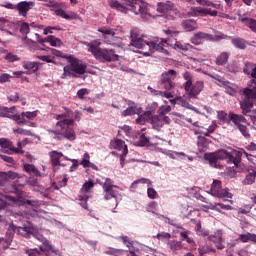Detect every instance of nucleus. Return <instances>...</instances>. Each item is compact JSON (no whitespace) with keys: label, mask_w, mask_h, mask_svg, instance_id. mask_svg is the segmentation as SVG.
<instances>
[{"label":"nucleus","mask_w":256,"mask_h":256,"mask_svg":"<svg viewBox=\"0 0 256 256\" xmlns=\"http://www.w3.org/2000/svg\"><path fill=\"white\" fill-rule=\"evenodd\" d=\"M160 86L162 89H165V91L173 92V91H175V87H177V84H175V82H173V81L160 79Z\"/></svg>","instance_id":"nucleus-37"},{"label":"nucleus","mask_w":256,"mask_h":256,"mask_svg":"<svg viewBox=\"0 0 256 256\" xmlns=\"http://www.w3.org/2000/svg\"><path fill=\"white\" fill-rule=\"evenodd\" d=\"M173 49H175L176 51H197V48L193 47V45L189 43H182L180 41L175 42V44L173 45Z\"/></svg>","instance_id":"nucleus-31"},{"label":"nucleus","mask_w":256,"mask_h":256,"mask_svg":"<svg viewBox=\"0 0 256 256\" xmlns=\"http://www.w3.org/2000/svg\"><path fill=\"white\" fill-rule=\"evenodd\" d=\"M99 33H102L104 43L107 45H113L114 47H124L123 38L115 36V29L109 27H102L98 29Z\"/></svg>","instance_id":"nucleus-10"},{"label":"nucleus","mask_w":256,"mask_h":256,"mask_svg":"<svg viewBox=\"0 0 256 256\" xmlns=\"http://www.w3.org/2000/svg\"><path fill=\"white\" fill-rule=\"evenodd\" d=\"M49 157L54 171L61 167V161H69V158H67V156L63 155L61 152L57 150L49 152Z\"/></svg>","instance_id":"nucleus-23"},{"label":"nucleus","mask_w":256,"mask_h":256,"mask_svg":"<svg viewBox=\"0 0 256 256\" xmlns=\"http://www.w3.org/2000/svg\"><path fill=\"white\" fill-rule=\"evenodd\" d=\"M23 67L28 71H37V69H39V67H37V63L35 62H24Z\"/></svg>","instance_id":"nucleus-52"},{"label":"nucleus","mask_w":256,"mask_h":256,"mask_svg":"<svg viewBox=\"0 0 256 256\" xmlns=\"http://www.w3.org/2000/svg\"><path fill=\"white\" fill-rule=\"evenodd\" d=\"M213 197H217L218 199H222L223 201H228L233 205V194L229 192L228 188H223L221 181L213 180L210 191L208 192Z\"/></svg>","instance_id":"nucleus-9"},{"label":"nucleus","mask_w":256,"mask_h":256,"mask_svg":"<svg viewBox=\"0 0 256 256\" xmlns=\"http://www.w3.org/2000/svg\"><path fill=\"white\" fill-rule=\"evenodd\" d=\"M158 107H159V104H157V102H152L151 104H148L146 108L147 111L141 114L140 116H138V118L136 119V122L139 125H145V123L153 117V113L157 111Z\"/></svg>","instance_id":"nucleus-18"},{"label":"nucleus","mask_w":256,"mask_h":256,"mask_svg":"<svg viewBox=\"0 0 256 256\" xmlns=\"http://www.w3.org/2000/svg\"><path fill=\"white\" fill-rule=\"evenodd\" d=\"M210 209H214L215 211L221 213V209H223L224 211H233V206L223 203H214L210 204Z\"/></svg>","instance_id":"nucleus-38"},{"label":"nucleus","mask_w":256,"mask_h":256,"mask_svg":"<svg viewBox=\"0 0 256 256\" xmlns=\"http://www.w3.org/2000/svg\"><path fill=\"white\" fill-rule=\"evenodd\" d=\"M35 7V2L33 1H21L16 5V9L21 17H27V13Z\"/></svg>","instance_id":"nucleus-26"},{"label":"nucleus","mask_w":256,"mask_h":256,"mask_svg":"<svg viewBox=\"0 0 256 256\" xmlns=\"http://www.w3.org/2000/svg\"><path fill=\"white\" fill-rule=\"evenodd\" d=\"M196 2L198 3V5H202L203 7H212L213 9L223 10V5L219 3H213L209 0H196Z\"/></svg>","instance_id":"nucleus-36"},{"label":"nucleus","mask_w":256,"mask_h":256,"mask_svg":"<svg viewBox=\"0 0 256 256\" xmlns=\"http://www.w3.org/2000/svg\"><path fill=\"white\" fill-rule=\"evenodd\" d=\"M24 171H26V173H29L30 175H40L39 170H37V168H35V165L33 164H24Z\"/></svg>","instance_id":"nucleus-47"},{"label":"nucleus","mask_w":256,"mask_h":256,"mask_svg":"<svg viewBox=\"0 0 256 256\" xmlns=\"http://www.w3.org/2000/svg\"><path fill=\"white\" fill-rule=\"evenodd\" d=\"M37 237H38V241L42 243V245L39 246V249L43 253H46V256L59 255V250H56L52 245H50L49 241H47V238L43 236H37Z\"/></svg>","instance_id":"nucleus-21"},{"label":"nucleus","mask_w":256,"mask_h":256,"mask_svg":"<svg viewBox=\"0 0 256 256\" xmlns=\"http://www.w3.org/2000/svg\"><path fill=\"white\" fill-rule=\"evenodd\" d=\"M238 20L241 21V23H244L246 25V27H249V29H251V31H254V33H256V20L255 19L239 14Z\"/></svg>","instance_id":"nucleus-30"},{"label":"nucleus","mask_w":256,"mask_h":256,"mask_svg":"<svg viewBox=\"0 0 256 256\" xmlns=\"http://www.w3.org/2000/svg\"><path fill=\"white\" fill-rule=\"evenodd\" d=\"M198 151H200V153H205V151H207V148L209 147V142L206 140L205 137L203 136H198Z\"/></svg>","instance_id":"nucleus-41"},{"label":"nucleus","mask_w":256,"mask_h":256,"mask_svg":"<svg viewBox=\"0 0 256 256\" xmlns=\"http://www.w3.org/2000/svg\"><path fill=\"white\" fill-rule=\"evenodd\" d=\"M188 15L190 17H207V15H210V17H217L219 12H217V10H211V8L194 7L191 8Z\"/></svg>","instance_id":"nucleus-17"},{"label":"nucleus","mask_w":256,"mask_h":256,"mask_svg":"<svg viewBox=\"0 0 256 256\" xmlns=\"http://www.w3.org/2000/svg\"><path fill=\"white\" fill-rule=\"evenodd\" d=\"M108 5H110L111 9H116L120 13H127L130 10L135 15H140L145 21L151 17L149 6L139 0H124V3L117 0H110Z\"/></svg>","instance_id":"nucleus-4"},{"label":"nucleus","mask_w":256,"mask_h":256,"mask_svg":"<svg viewBox=\"0 0 256 256\" xmlns=\"http://www.w3.org/2000/svg\"><path fill=\"white\" fill-rule=\"evenodd\" d=\"M18 233V235H21L22 237H29V235H33L35 239L39 240V236L43 237L39 232H37V228L33 226V224L28 223L24 227H17L13 224H11L8 228L9 237L6 239V249L11 245V242L13 241V234Z\"/></svg>","instance_id":"nucleus-7"},{"label":"nucleus","mask_w":256,"mask_h":256,"mask_svg":"<svg viewBox=\"0 0 256 256\" xmlns=\"http://www.w3.org/2000/svg\"><path fill=\"white\" fill-rule=\"evenodd\" d=\"M255 178H256V170L255 169L248 170V174L246 175V178L243 181L244 185H253V183H255Z\"/></svg>","instance_id":"nucleus-42"},{"label":"nucleus","mask_w":256,"mask_h":256,"mask_svg":"<svg viewBox=\"0 0 256 256\" xmlns=\"http://www.w3.org/2000/svg\"><path fill=\"white\" fill-rule=\"evenodd\" d=\"M195 229H196V233L198 235H204V236L209 235V232L207 230H204L203 228H201V222L200 221L196 222Z\"/></svg>","instance_id":"nucleus-57"},{"label":"nucleus","mask_w":256,"mask_h":256,"mask_svg":"<svg viewBox=\"0 0 256 256\" xmlns=\"http://www.w3.org/2000/svg\"><path fill=\"white\" fill-rule=\"evenodd\" d=\"M10 119L16 121L18 125H25V123H27V121L25 120V116H23V113L21 115L12 113V117H10Z\"/></svg>","instance_id":"nucleus-49"},{"label":"nucleus","mask_w":256,"mask_h":256,"mask_svg":"<svg viewBox=\"0 0 256 256\" xmlns=\"http://www.w3.org/2000/svg\"><path fill=\"white\" fill-rule=\"evenodd\" d=\"M223 39H229V36L225 34L218 33L215 36L211 34H207L205 32H197L194 36L190 39L193 45H201L203 41H221Z\"/></svg>","instance_id":"nucleus-12"},{"label":"nucleus","mask_w":256,"mask_h":256,"mask_svg":"<svg viewBox=\"0 0 256 256\" xmlns=\"http://www.w3.org/2000/svg\"><path fill=\"white\" fill-rule=\"evenodd\" d=\"M209 241L214 243L217 249H225L224 240H223V234L221 232H216L213 235L208 237Z\"/></svg>","instance_id":"nucleus-28"},{"label":"nucleus","mask_w":256,"mask_h":256,"mask_svg":"<svg viewBox=\"0 0 256 256\" xmlns=\"http://www.w3.org/2000/svg\"><path fill=\"white\" fill-rule=\"evenodd\" d=\"M237 241H241V243H249L251 241L252 243L256 244V234L252 233H245V234H240Z\"/></svg>","instance_id":"nucleus-34"},{"label":"nucleus","mask_w":256,"mask_h":256,"mask_svg":"<svg viewBox=\"0 0 256 256\" xmlns=\"http://www.w3.org/2000/svg\"><path fill=\"white\" fill-rule=\"evenodd\" d=\"M232 43L235 47H238V49H245V40L241 38L233 39Z\"/></svg>","instance_id":"nucleus-55"},{"label":"nucleus","mask_w":256,"mask_h":256,"mask_svg":"<svg viewBox=\"0 0 256 256\" xmlns=\"http://www.w3.org/2000/svg\"><path fill=\"white\" fill-rule=\"evenodd\" d=\"M245 99L240 103V107L244 115L251 112L253 104L256 101V83L252 88H245L243 91Z\"/></svg>","instance_id":"nucleus-11"},{"label":"nucleus","mask_w":256,"mask_h":256,"mask_svg":"<svg viewBox=\"0 0 256 256\" xmlns=\"http://www.w3.org/2000/svg\"><path fill=\"white\" fill-rule=\"evenodd\" d=\"M179 104L181 105V107H185V109H190L191 111H194L195 113H201L199 112V110L195 107H193V105L189 104V102H187V100L180 98L179 100Z\"/></svg>","instance_id":"nucleus-48"},{"label":"nucleus","mask_w":256,"mask_h":256,"mask_svg":"<svg viewBox=\"0 0 256 256\" xmlns=\"http://www.w3.org/2000/svg\"><path fill=\"white\" fill-rule=\"evenodd\" d=\"M51 55H53L54 57H61V59H66V61H68L69 57V55L64 54L63 52L53 48L51 49Z\"/></svg>","instance_id":"nucleus-54"},{"label":"nucleus","mask_w":256,"mask_h":256,"mask_svg":"<svg viewBox=\"0 0 256 256\" xmlns=\"http://www.w3.org/2000/svg\"><path fill=\"white\" fill-rule=\"evenodd\" d=\"M14 133H18V135H26L28 137H35V135H33V133H31V131L29 130H25L23 128H17L13 130Z\"/></svg>","instance_id":"nucleus-56"},{"label":"nucleus","mask_w":256,"mask_h":256,"mask_svg":"<svg viewBox=\"0 0 256 256\" xmlns=\"http://www.w3.org/2000/svg\"><path fill=\"white\" fill-rule=\"evenodd\" d=\"M23 203V200L21 198H15L13 196L4 195L3 193H0V209H5L7 205H11L12 207H18Z\"/></svg>","instance_id":"nucleus-20"},{"label":"nucleus","mask_w":256,"mask_h":256,"mask_svg":"<svg viewBox=\"0 0 256 256\" xmlns=\"http://www.w3.org/2000/svg\"><path fill=\"white\" fill-rule=\"evenodd\" d=\"M94 187L95 183L92 182V180L86 181L82 185V188L80 189V193L78 196V200L80 201V205L81 207H83V209H88L87 201L89 200V197H91Z\"/></svg>","instance_id":"nucleus-14"},{"label":"nucleus","mask_w":256,"mask_h":256,"mask_svg":"<svg viewBox=\"0 0 256 256\" xmlns=\"http://www.w3.org/2000/svg\"><path fill=\"white\" fill-rule=\"evenodd\" d=\"M183 79H185L184 89L189 99H197V96L203 91L205 87L203 81L198 80L193 84V75L191 72H184Z\"/></svg>","instance_id":"nucleus-8"},{"label":"nucleus","mask_w":256,"mask_h":256,"mask_svg":"<svg viewBox=\"0 0 256 256\" xmlns=\"http://www.w3.org/2000/svg\"><path fill=\"white\" fill-rule=\"evenodd\" d=\"M7 99L10 103H17V101H20L21 105H27V101L25 98H20L19 93H14L9 96H7Z\"/></svg>","instance_id":"nucleus-44"},{"label":"nucleus","mask_w":256,"mask_h":256,"mask_svg":"<svg viewBox=\"0 0 256 256\" xmlns=\"http://www.w3.org/2000/svg\"><path fill=\"white\" fill-rule=\"evenodd\" d=\"M128 108L122 112L123 117H129L131 115H141L143 113V109L139 104H136L135 102L128 100L127 101Z\"/></svg>","instance_id":"nucleus-25"},{"label":"nucleus","mask_w":256,"mask_h":256,"mask_svg":"<svg viewBox=\"0 0 256 256\" xmlns=\"http://www.w3.org/2000/svg\"><path fill=\"white\" fill-rule=\"evenodd\" d=\"M88 51L93 55L96 61L99 63H111L113 61H119V56L113 49L101 48V40L96 39L88 42Z\"/></svg>","instance_id":"nucleus-5"},{"label":"nucleus","mask_w":256,"mask_h":256,"mask_svg":"<svg viewBox=\"0 0 256 256\" xmlns=\"http://www.w3.org/2000/svg\"><path fill=\"white\" fill-rule=\"evenodd\" d=\"M178 233H180L182 241H185L191 235V232L183 227H178Z\"/></svg>","instance_id":"nucleus-53"},{"label":"nucleus","mask_w":256,"mask_h":256,"mask_svg":"<svg viewBox=\"0 0 256 256\" xmlns=\"http://www.w3.org/2000/svg\"><path fill=\"white\" fill-rule=\"evenodd\" d=\"M159 115H167V113H171V106L163 105L158 110Z\"/></svg>","instance_id":"nucleus-58"},{"label":"nucleus","mask_w":256,"mask_h":256,"mask_svg":"<svg viewBox=\"0 0 256 256\" xmlns=\"http://www.w3.org/2000/svg\"><path fill=\"white\" fill-rule=\"evenodd\" d=\"M0 147L4 150V153H23L21 148L13 147V144H11V142L5 138H0Z\"/></svg>","instance_id":"nucleus-27"},{"label":"nucleus","mask_w":256,"mask_h":256,"mask_svg":"<svg viewBox=\"0 0 256 256\" xmlns=\"http://www.w3.org/2000/svg\"><path fill=\"white\" fill-rule=\"evenodd\" d=\"M211 251H213V248L203 244L199 245V248H198L199 255H207V253H211Z\"/></svg>","instance_id":"nucleus-50"},{"label":"nucleus","mask_w":256,"mask_h":256,"mask_svg":"<svg viewBox=\"0 0 256 256\" xmlns=\"http://www.w3.org/2000/svg\"><path fill=\"white\" fill-rule=\"evenodd\" d=\"M6 61L9 63H14V61H19V56L13 54V53H8L5 57Z\"/></svg>","instance_id":"nucleus-62"},{"label":"nucleus","mask_w":256,"mask_h":256,"mask_svg":"<svg viewBox=\"0 0 256 256\" xmlns=\"http://www.w3.org/2000/svg\"><path fill=\"white\" fill-rule=\"evenodd\" d=\"M147 196L149 197V199H157L158 194L157 191L151 187H149L147 189Z\"/></svg>","instance_id":"nucleus-61"},{"label":"nucleus","mask_w":256,"mask_h":256,"mask_svg":"<svg viewBox=\"0 0 256 256\" xmlns=\"http://www.w3.org/2000/svg\"><path fill=\"white\" fill-rule=\"evenodd\" d=\"M22 117H26V119H35L37 117V111L22 112Z\"/></svg>","instance_id":"nucleus-64"},{"label":"nucleus","mask_w":256,"mask_h":256,"mask_svg":"<svg viewBox=\"0 0 256 256\" xmlns=\"http://www.w3.org/2000/svg\"><path fill=\"white\" fill-rule=\"evenodd\" d=\"M148 91L152 93V95H156L157 97H165L166 99H173L174 97H181V91H183V87H180L177 91L168 92L159 91L153 89L151 86H148Z\"/></svg>","instance_id":"nucleus-24"},{"label":"nucleus","mask_w":256,"mask_h":256,"mask_svg":"<svg viewBox=\"0 0 256 256\" xmlns=\"http://www.w3.org/2000/svg\"><path fill=\"white\" fill-rule=\"evenodd\" d=\"M112 149H117V151H122V155H120V163L123 167V164L125 163V157L127 156V153H129V150L127 149V146L123 140L115 139L112 140L110 143Z\"/></svg>","instance_id":"nucleus-22"},{"label":"nucleus","mask_w":256,"mask_h":256,"mask_svg":"<svg viewBox=\"0 0 256 256\" xmlns=\"http://www.w3.org/2000/svg\"><path fill=\"white\" fill-rule=\"evenodd\" d=\"M244 73L250 75L253 79H256V64L246 63L244 67Z\"/></svg>","instance_id":"nucleus-39"},{"label":"nucleus","mask_w":256,"mask_h":256,"mask_svg":"<svg viewBox=\"0 0 256 256\" xmlns=\"http://www.w3.org/2000/svg\"><path fill=\"white\" fill-rule=\"evenodd\" d=\"M6 177L7 179H21V175L19 173L13 172V171H8L6 172Z\"/></svg>","instance_id":"nucleus-63"},{"label":"nucleus","mask_w":256,"mask_h":256,"mask_svg":"<svg viewBox=\"0 0 256 256\" xmlns=\"http://www.w3.org/2000/svg\"><path fill=\"white\" fill-rule=\"evenodd\" d=\"M195 135H204L205 137H208L207 135V128L203 127V126H198V128H196L194 130Z\"/></svg>","instance_id":"nucleus-60"},{"label":"nucleus","mask_w":256,"mask_h":256,"mask_svg":"<svg viewBox=\"0 0 256 256\" xmlns=\"http://www.w3.org/2000/svg\"><path fill=\"white\" fill-rule=\"evenodd\" d=\"M182 27L186 31H195V29L197 28V22L193 19L185 20L182 22Z\"/></svg>","instance_id":"nucleus-43"},{"label":"nucleus","mask_w":256,"mask_h":256,"mask_svg":"<svg viewBox=\"0 0 256 256\" xmlns=\"http://www.w3.org/2000/svg\"><path fill=\"white\" fill-rule=\"evenodd\" d=\"M102 189L104 191V199H106V201H109V199H116L117 205V199H119V187L113 184V180L106 178L102 185Z\"/></svg>","instance_id":"nucleus-15"},{"label":"nucleus","mask_w":256,"mask_h":256,"mask_svg":"<svg viewBox=\"0 0 256 256\" xmlns=\"http://www.w3.org/2000/svg\"><path fill=\"white\" fill-rule=\"evenodd\" d=\"M168 247L171 251H181V249H183V243L181 241L172 240L168 242Z\"/></svg>","instance_id":"nucleus-45"},{"label":"nucleus","mask_w":256,"mask_h":256,"mask_svg":"<svg viewBox=\"0 0 256 256\" xmlns=\"http://www.w3.org/2000/svg\"><path fill=\"white\" fill-rule=\"evenodd\" d=\"M229 123L234 129H239L244 137H249V130H247L249 123H247L245 117L237 114H229Z\"/></svg>","instance_id":"nucleus-13"},{"label":"nucleus","mask_w":256,"mask_h":256,"mask_svg":"<svg viewBox=\"0 0 256 256\" xmlns=\"http://www.w3.org/2000/svg\"><path fill=\"white\" fill-rule=\"evenodd\" d=\"M130 45L136 49H143V55H145V57H150L155 51L169 55V51L165 49V47L169 45L167 40L159 38H154L153 40L147 39L145 36H139L135 30H131L130 32Z\"/></svg>","instance_id":"nucleus-2"},{"label":"nucleus","mask_w":256,"mask_h":256,"mask_svg":"<svg viewBox=\"0 0 256 256\" xmlns=\"http://www.w3.org/2000/svg\"><path fill=\"white\" fill-rule=\"evenodd\" d=\"M38 41L39 43H50L51 47H61V45H63V42H61V39L53 35H49L46 38L40 39Z\"/></svg>","instance_id":"nucleus-32"},{"label":"nucleus","mask_w":256,"mask_h":256,"mask_svg":"<svg viewBox=\"0 0 256 256\" xmlns=\"http://www.w3.org/2000/svg\"><path fill=\"white\" fill-rule=\"evenodd\" d=\"M48 7H52V11H54L55 15L58 17H62V19H73V13H67L64 9L67 8L65 3H59L55 0L48 1Z\"/></svg>","instance_id":"nucleus-16"},{"label":"nucleus","mask_w":256,"mask_h":256,"mask_svg":"<svg viewBox=\"0 0 256 256\" xmlns=\"http://www.w3.org/2000/svg\"><path fill=\"white\" fill-rule=\"evenodd\" d=\"M227 61H229V53L227 52H222L216 58V64L218 65H225Z\"/></svg>","instance_id":"nucleus-46"},{"label":"nucleus","mask_w":256,"mask_h":256,"mask_svg":"<svg viewBox=\"0 0 256 256\" xmlns=\"http://www.w3.org/2000/svg\"><path fill=\"white\" fill-rule=\"evenodd\" d=\"M91 156L89 155V153H84L83 155V159L80 162V165H82V167H84L85 169H87L91 163L90 161Z\"/></svg>","instance_id":"nucleus-51"},{"label":"nucleus","mask_w":256,"mask_h":256,"mask_svg":"<svg viewBox=\"0 0 256 256\" xmlns=\"http://www.w3.org/2000/svg\"><path fill=\"white\" fill-rule=\"evenodd\" d=\"M29 24L27 22H23L20 26V33H22V35H29Z\"/></svg>","instance_id":"nucleus-59"},{"label":"nucleus","mask_w":256,"mask_h":256,"mask_svg":"<svg viewBox=\"0 0 256 256\" xmlns=\"http://www.w3.org/2000/svg\"><path fill=\"white\" fill-rule=\"evenodd\" d=\"M67 62L69 65L64 66L61 79H67V77L81 79L87 73V63L77 57L69 55Z\"/></svg>","instance_id":"nucleus-6"},{"label":"nucleus","mask_w":256,"mask_h":256,"mask_svg":"<svg viewBox=\"0 0 256 256\" xmlns=\"http://www.w3.org/2000/svg\"><path fill=\"white\" fill-rule=\"evenodd\" d=\"M64 113L56 114V124L55 127L57 130L48 129L50 137L56 141H75L77 139V132H75V121H81L83 114L79 110L71 111L69 108H64Z\"/></svg>","instance_id":"nucleus-1"},{"label":"nucleus","mask_w":256,"mask_h":256,"mask_svg":"<svg viewBox=\"0 0 256 256\" xmlns=\"http://www.w3.org/2000/svg\"><path fill=\"white\" fill-rule=\"evenodd\" d=\"M246 157L252 165L256 166V157L252 154L247 153L244 149L241 151L231 150H220L216 153L205 154L206 161H209L211 167H217L219 161H226V163H232L234 167H237L241 162V157Z\"/></svg>","instance_id":"nucleus-3"},{"label":"nucleus","mask_w":256,"mask_h":256,"mask_svg":"<svg viewBox=\"0 0 256 256\" xmlns=\"http://www.w3.org/2000/svg\"><path fill=\"white\" fill-rule=\"evenodd\" d=\"M216 81L217 85L224 87L225 93H228V95H235V90L233 87H231V83L225 81V79H223L221 76H218Z\"/></svg>","instance_id":"nucleus-29"},{"label":"nucleus","mask_w":256,"mask_h":256,"mask_svg":"<svg viewBox=\"0 0 256 256\" xmlns=\"http://www.w3.org/2000/svg\"><path fill=\"white\" fill-rule=\"evenodd\" d=\"M176 78H177V71L168 70V71L162 73L160 80L175 81Z\"/></svg>","instance_id":"nucleus-40"},{"label":"nucleus","mask_w":256,"mask_h":256,"mask_svg":"<svg viewBox=\"0 0 256 256\" xmlns=\"http://www.w3.org/2000/svg\"><path fill=\"white\" fill-rule=\"evenodd\" d=\"M149 121L156 131H161V127H163V121L159 116H152L150 119L146 120Z\"/></svg>","instance_id":"nucleus-35"},{"label":"nucleus","mask_w":256,"mask_h":256,"mask_svg":"<svg viewBox=\"0 0 256 256\" xmlns=\"http://www.w3.org/2000/svg\"><path fill=\"white\" fill-rule=\"evenodd\" d=\"M158 13H162V15H166L168 19H171L173 15H175V5L171 1L160 2L157 4Z\"/></svg>","instance_id":"nucleus-19"},{"label":"nucleus","mask_w":256,"mask_h":256,"mask_svg":"<svg viewBox=\"0 0 256 256\" xmlns=\"http://www.w3.org/2000/svg\"><path fill=\"white\" fill-rule=\"evenodd\" d=\"M17 111V108L15 106H12L10 108L5 106H0V117H13V113Z\"/></svg>","instance_id":"nucleus-33"}]
</instances>
